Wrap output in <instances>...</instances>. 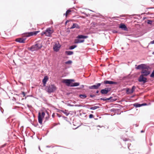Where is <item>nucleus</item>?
Here are the masks:
<instances>
[{
  "label": "nucleus",
  "mask_w": 154,
  "mask_h": 154,
  "mask_svg": "<svg viewBox=\"0 0 154 154\" xmlns=\"http://www.w3.org/2000/svg\"><path fill=\"white\" fill-rule=\"evenodd\" d=\"M54 32V30L51 29V28H47L45 31L43 32L41 34L42 35H45L46 36L48 37L51 36V35Z\"/></svg>",
  "instance_id": "nucleus-1"
},
{
  "label": "nucleus",
  "mask_w": 154,
  "mask_h": 154,
  "mask_svg": "<svg viewBox=\"0 0 154 154\" xmlns=\"http://www.w3.org/2000/svg\"><path fill=\"white\" fill-rule=\"evenodd\" d=\"M42 47V45L40 44H36L32 46L31 47L29 48L28 49L32 51H34L40 49Z\"/></svg>",
  "instance_id": "nucleus-2"
},
{
  "label": "nucleus",
  "mask_w": 154,
  "mask_h": 154,
  "mask_svg": "<svg viewBox=\"0 0 154 154\" xmlns=\"http://www.w3.org/2000/svg\"><path fill=\"white\" fill-rule=\"evenodd\" d=\"M146 68L143 69V70H142L141 72V75H143L145 76L148 75L150 73V71H149V66L146 65Z\"/></svg>",
  "instance_id": "nucleus-3"
},
{
  "label": "nucleus",
  "mask_w": 154,
  "mask_h": 154,
  "mask_svg": "<svg viewBox=\"0 0 154 154\" xmlns=\"http://www.w3.org/2000/svg\"><path fill=\"white\" fill-rule=\"evenodd\" d=\"M45 115V113L44 112H42L41 114L40 112L38 113V122L41 124H42V119L44 117Z\"/></svg>",
  "instance_id": "nucleus-4"
},
{
  "label": "nucleus",
  "mask_w": 154,
  "mask_h": 154,
  "mask_svg": "<svg viewBox=\"0 0 154 154\" xmlns=\"http://www.w3.org/2000/svg\"><path fill=\"white\" fill-rule=\"evenodd\" d=\"M56 89V87L53 85H49L47 91L48 93H51L53 92Z\"/></svg>",
  "instance_id": "nucleus-5"
},
{
  "label": "nucleus",
  "mask_w": 154,
  "mask_h": 154,
  "mask_svg": "<svg viewBox=\"0 0 154 154\" xmlns=\"http://www.w3.org/2000/svg\"><path fill=\"white\" fill-rule=\"evenodd\" d=\"M39 32V31L29 32L25 33V35L26 37H30L33 35H36Z\"/></svg>",
  "instance_id": "nucleus-6"
},
{
  "label": "nucleus",
  "mask_w": 154,
  "mask_h": 154,
  "mask_svg": "<svg viewBox=\"0 0 154 154\" xmlns=\"http://www.w3.org/2000/svg\"><path fill=\"white\" fill-rule=\"evenodd\" d=\"M60 47V45L58 42H57L55 44L53 48L54 51H57L59 50Z\"/></svg>",
  "instance_id": "nucleus-7"
},
{
  "label": "nucleus",
  "mask_w": 154,
  "mask_h": 154,
  "mask_svg": "<svg viewBox=\"0 0 154 154\" xmlns=\"http://www.w3.org/2000/svg\"><path fill=\"white\" fill-rule=\"evenodd\" d=\"M135 88L136 87L134 86H133L132 87L131 90H130L129 88H127L126 90V93L128 94H131L133 93L134 91Z\"/></svg>",
  "instance_id": "nucleus-8"
},
{
  "label": "nucleus",
  "mask_w": 154,
  "mask_h": 154,
  "mask_svg": "<svg viewBox=\"0 0 154 154\" xmlns=\"http://www.w3.org/2000/svg\"><path fill=\"white\" fill-rule=\"evenodd\" d=\"M111 90L110 88H105L104 89H102L101 90V93L102 94H106Z\"/></svg>",
  "instance_id": "nucleus-9"
},
{
  "label": "nucleus",
  "mask_w": 154,
  "mask_h": 154,
  "mask_svg": "<svg viewBox=\"0 0 154 154\" xmlns=\"http://www.w3.org/2000/svg\"><path fill=\"white\" fill-rule=\"evenodd\" d=\"M144 76L141 75L139 78L138 81L139 82H143V83L146 82H147V79L144 77Z\"/></svg>",
  "instance_id": "nucleus-10"
},
{
  "label": "nucleus",
  "mask_w": 154,
  "mask_h": 154,
  "mask_svg": "<svg viewBox=\"0 0 154 154\" xmlns=\"http://www.w3.org/2000/svg\"><path fill=\"white\" fill-rule=\"evenodd\" d=\"M70 79H63L62 80V82L63 83H65L66 85L68 86H71V81Z\"/></svg>",
  "instance_id": "nucleus-11"
},
{
  "label": "nucleus",
  "mask_w": 154,
  "mask_h": 154,
  "mask_svg": "<svg viewBox=\"0 0 154 154\" xmlns=\"http://www.w3.org/2000/svg\"><path fill=\"white\" fill-rule=\"evenodd\" d=\"M146 65L145 64H141L138 65L137 67H136V69H141L143 70V69L146 68Z\"/></svg>",
  "instance_id": "nucleus-12"
},
{
  "label": "nucleus",
  "mask_w": 154,
  "mask_h": 154,
  "mask_svg": "<svg viewBox=\"0 0 154 154\" xmlns=\"http://www.w3.org/2000/svg\"><path fill=\"white\" fill-rule=\"evenodd\" d=\"M100 83H97V85H94L89 87V88L90 89H97L100 86Z\"/></svg>",
  "instance_id": "nucleus-13"
},
{
  "label": "nucleus",
  "mask_w": 154,
  "mask_h": 154,
  "mask_svg": "<svg viewBox=\"0 0 154 154\" xmlns=\"http://www.w3.org/2000/svg\"><path fill=\"white\" fill-rule=\"evenodd\" d=\"M26 39L23 38H17L16 39L15 41L21 43H24L25 42Z\"/></svg>",
  "instance_id": "nucleus-14"
},
{
  "label": "nucleus",
  "mask_w": 154,
  "mask_h": 154,
  "mask_svg": "<svg viewBox=\"0 0 154 154\" xmlns=\"http://www.w3.org/2000/svg\"><path fill=\"white\" fill-rule=\"evenodd\" d=\"M103 83L105 84H116L117 83L116 82H114L112 81L106 80L104 81Z\"/></svg>",
  "instance_id": "nucleus-15"
},
{
  "label": "nucleus",
  "mask_w": 154,
  "mask_h": 154,
  "mask_svg": "<svg viewBox=\"0 0 154 154\" xmlns=\"http://www.w3.org/2000/svg\"><path fill=\"white\" fill-rule=\"evenodd\" d=\"M119 28H121L125 30H127V28L126 26L123 23H121L120 24L119 27Z\"/></svg>",
  "instance_id": "nucleus-16"
},
{
  "label": "nucleus",
  "mask_w": 154,
  "mask_h": 154,
  "mask_svg": "<svg viewBox=\"0 0 154 154\" xmlns=\"http://www.w3.org/2000/svg\"><path fill=\"white\" fill-rule=\"evenodd\" d=\"M48 79V77L47 76H45L44 77V79L42 80V82L44 86H45L46 82Z\"/></svg>",
  "instance_id": "nucleus-17"
},
{
  "label": "nucleus",
  "mask_w": 154,
  "mask_h": 154,
  "mask_svg": "<svg viewBox=\"0 0 154 154\" xmlns=\"http://www.w3.org/2000/svg\"><path fill=\"white\" fill-rule=\"evenodd\" d=\"M74 28H76L77 29H79L80 27L78 25L75 23H74L72 26L70 28V29H73Z\"/></svg>",
  "instance_id": "nucleus-18"
},
{
  "label": "nucleus",
  "mask_w": 154,
  "mask_h": 154,
  "mask_svg": "<svg viewBox=\"0 0 154 154\" xmlns=\"http://www.w3.org/2000/svg\"><path fill=\"white\" fill-rule=\"evenodd\" d=\"M72 11L69 9L67 11L65 14H64V15H65L66 17H67L68 15L71 14V12Z\"/></svg>",
  "instance_id": "nucleus-19"
},
{
  "label": "nucleus",
  "mask_w": 154,
  "mask_h": 154,
  "mask_svg": "<svg viewBox=\"0 0 154 154\" xmlns=\"http://www.w3.org/2000/svg\"><path fill=\"white\" fill-rule=\"evenodd\" d=\"M146 103H143L142 104H140L138 103H135L134 104V106L136 107H140L142 106L146 105Z\"/></svg>",
  "instance_id": "nucleus-20"
},
{
  "label": "nucleus",
  "mask_w": 154,
  "mask_h": 154,
  "mask_svg": "<svg viewBox=\"0 0 154 154\" xmlns=\"http://www.w3.org/2000/svg\"><path fill=\"white\" fill-rule=\"evenodd\" d=\"M88 37L87 36H84L82 35H79L77 37V38H86Z\"/></svg>",
  "instance_id": "nucleus-21"
},
{
  "label": "nucleus",
  "mask_w": 154,
  "mask_h": 154,
  "mask_svg": "<svg viewBox=\"0 0 154 154\" xmlns=\"http://www.w3.org/2000/svg\"><path fill=\"white\" fill-rule=\"evenodd\" d=\"M79 84L78 82L72 83L71 84V86H77L79 85Z\"/></svg>",
  "instance_id": "nucleus-22"
},
{
  "label": "nucleus",
  "mask_w": 154,
  "mask_h": 154,
  "mask_svg": "<svg viewBox=\"0 0 154 154\" xmlns=\"http://www.w3.org/2000/svg\"><path fill=\"white\" fill-rule=\"evenodd\" d=\"M65 53L67 55H72L73 53L72 51H66L65 52Z\"/></svg>",
  "instance_id": "nucleus-23"
},
{
  "label": "nucleus",
  "mask_w": 154,
  "mask_h": 154,
  "mask_svg": "<svg viewBox=\"0 0 154 154\" xmlns=\"http://www.w3.org/2000/svg\"><path fill=\"white\" fill-rule=\"evenodd\" d=\"M79 96L80 98L82 99H85L87 97V96L85 94H80Z\"/></svg>",
  "instance_id": "nucleus-24"
},
{
  "label": "nucleus",
  "mask_w": 154,
  "mask_h": 154,
  "mask_svg": "<svg viewBox=\"0 0 154 154\" xmlns=\"http://www.w3.org/2000/svg\"><path fill=\"white\" fill-rule=\"evenodd\" d=\"M76 47H77V45H72V46H71L69 47V49L70 50H72V49H74Z\"/></svg>",
  "instance_id": "nucleus-25"
},
{
  "label": "nucleus",
  "mask_w": 154,
  "mask_h": 154,
  "mask_svg": "<svg viewBox=\"0 0 154 154\" xmlns=\"http://www.w3.org/2000/svg\"><path fill=\"white\" fill-rule=\"evenodd\" d=\"M99 107L98 106H95L93 107H91L90 108V109L92 110H95L97 108H98Z\"/></svg>",
  "instance_id": "nucleus-26"
},
{
  "label": "nucleus",
  "mask_w": 154,
  "mask_h": 154,
  "mask_svg": "<svg viewBox=\"0 0 154 154\" xmlns=\"http://www.w3.org/2000/svg\"><path fill=\"white\" fill-rule=\"evenodd\" d=\"M62 112L63 113L65 114L66 116H68L69 114V113L66 110L63 111Z\"/></svg>",
  "instance_id": "nucleus-27"
},
{
  "label": "nucleus",
  "mask_w": 154,
  "mask_h": 154,
  "mask_svg": "<svg viewBox=\"0 0 154 154\" xmlns=\"http://www.w3.org/2000/svg\"><path fill=\"white\" fill-rule=\"evenodd\" d=\"M79 43V39H75L74 41V43L75 44L78 43Z\"/></svg>",
  "instance_id": "nucleus-28"
},
{
  "label": "nucleus",
  "mask_w": 154,
  "mask_h": 154,
  "mask_svg": "<svg viewBox=\"0 0 154 154\" xmlns=\"http://www.w3.org/2000/svg\"><path fill=\"white\" fill-rule=\"evenodd\" d=\"M72 63V61L71 60H69L67 62H66L65 63L66 64H70Z\"/></svg>",
  "instance_id": "nucleus-29"
},
{
  "label": "nucleus",
  "mask_w": 154,
  "mask_h": 154,
  "mask_svg": "<svg viewBox=\"0 0 154 154\" xmlns=\"http://www.w3.org/2000/svg\"><path fill=\"white\" fill-rule=\"evenodd\" d=\"M150 77H154V70H153L152 72V74L150 75Z\"/></svg>",
  "instance_id": "nucleus-30"
},
{
  "label": "nucleus",
  "mask_w": 154,
  "mask_h": 154,
  "mask_svg": "<svg viewBox=\"0 0 154 154\" xmlns=\"http://www.w3.org/2000/svg\"><path fill=\"white\" fill-rule=\"evenodd\" d=\"M152 21L149 20H148V23L149 24H151L152 23Z\"/></svg>",
  "instance_id": "nucleus-31"
},
{
  "label": "nucleus",
  "mask_w": 154,
  "mask_h": 154,
  "mask_svg": "<svg viewBox=\"0 0 154 154\" xmlns=\"http://www.w3.org/2000/svg\"><path fill=\"white\" fill-rule=\"evenodd\" d=\"M94 116L92 114H90L89 116V118H92Z\"/></svg>",
  "instance_id": "nucleus-32"
},
{
  "label": "nucleus",
  "mask_w": 154,
  "mask_h": 154,
  "mask_svg": "<svg viewBox=\"0 0 154 154\" xmlns=\"http://www.w3.org/2000/svg\"><path fill=\"white\" fill-rule=\"evenodd\" d=\"M112 98L111 97L109 98H106V100H109L111 99V98Z\"/></svg>",
  "instance_id": "nucleus-33"
},
{
  "label": "nucleus",
  "mask_w": 154,
  "mask_h": 154,
  "mask_svg": "<svg viewBox=\"0 0 154 154\" xmlns=\"http://www.w3.org/2000/svg\"><path fill=\"white\" fill-rule=\"evenodd\" d=\"M84 40H79V43H82L84 42Z\"/></svg>",
  "instance_id": "nucleus-34"
},
{
  "label": "nucleus",
  "mask_w": 154,
  "mask_h": 154,
  "mask_svg": "<svg viewBox=\"0 0 154 154\" xmlns=\"http://www.w3.org/2000/svg\"><path fill=\"white\" fill-rule=\"evenodd\" d=\"M150 44H154V40L150 42Z\"/></svg>",
  "instance_id": "nucleus-35"
},
{
  "label": "nucleus",
  "mask_w": 154,
  "mask_h": 154,
  "mask_svg": "<svg viewBox=\"0 0 154 154\" xmlns=\"http://www.w3.org/2000/svg\"><path fill=\"white\" fill-rule=\"evenodd\" d=\"M22 94L23 95V97H24L25 96V93L24 92H22Z\"/></svg>",
  "instance_id": "nucleus-36"
},
{
  "label": "nucleus",
  "mask_w": 154,
  "mask_h": 154,
  "mask_svg": "<svg viewBox=\"0 0 154 154\" xmlns=\"http://www.w3.org/2000/svg\"><path fill=\"white\" fill-rule=\"evenodd\" d=\"M100 100H103V101H106V99L105 98H101L100 99Z\"/></svg>",
  "instance_id": "nucleus-37"
},
{
  "label": "nucleus",
  "mask_w": 154,
  "mask_h": 154,
  "mask_svg": "<svg viewBox=\"0 0 154 154\" xmlns=\"http://www.w3.org/2000/svg\"><path fill=\"white\" fill-rule=\"evenodd\" d=\"M90 96V97H94L95 96V95H91Z\"/></svg>",
  "instance_id": "nucleus-38"
},
{
  "label": "nucleus",
  "mask_w": 154,
  "mask_h": 154,
  "mask_svg": "<svg viewBox=\"0 0 154 154\" xmlns=\"http://www.w3.org/2000/svg\"><path fill=\"white\" fill-rule=\"evenodd\" d=\"M70 80H72L71 81V83L72 82H74V80L73 79H70Z\"/></svg>",
  "instance_id": "nucleus-39"
},
{
  "label": "nucleus",
  "mask_w": 154,
  "mask_h": 154,
  "mask_svg": "<svg viewBox=\"0 0 154 154\" xmlns=\"http://www.w3.org/2000/svg\"><path fill=\"white\" fill-rule=\"evenodd\" d=\"M99 92V91H96V93L97 94Z\"/></svg>",
  "instance_id": "nucleus-40"
},
{
  "label": "nucleus",
  "mask_w": 154,
  "mask_h": 154,
  "mask_svg": "<svg viewBox=\"0 0 154 154\" xmlns=\"http://www.w3.org/2000/svg\"><path fill=\"white\" fill-rule=\"evenodd\" d=\"M111 101L112 102L113 101H115V100H111Z\"/></svg>",
  "instance_id": "nucleus-41"
},
{
  "label": "nucleus",
  "mask_w": 154,
  "mask_h": 154,
  "mask_svg": "<svg viewBox=\"0 0 154 154\" xmlns=\"http://www.w3.org/2000/svg\"><path fill=\"white\" fill-rule=\"evenodd\" d=\"M141 133L143 132H144V131H143V130H142V131H141Z\"/></svg>",
  "instance_id": "nucleus-42"
},
{
  "label": "nucleus",
  "mask_w": 154,
  "mask_h": 154,
  "mask_svg": "<svg viewBox=\"0 0 154 154\" xmlns=\"http://www.w3.org/2000/svg\"><path fill=\"white\" fill-rule=\"evenodd\" d=\"M152 54H154V51L152 53Z\"/></svg>",
  "instance_id": "nucleus-43"
},
{
  "label": "nucleus",
  "mask_w": 154,
  "mask_h": 154,
  "mask_svg": "<svg viewBox=\"0 0 154 154\" xmlns=\"http://www.w3.org/2000/svg\"><path fill=\"white\" fill-rule=\"evenodd\" d=\"M92 112V113H93V111H92V112Z\"/></svg>",
  "instance_id": "nucleus-44"
}]
</instances>
